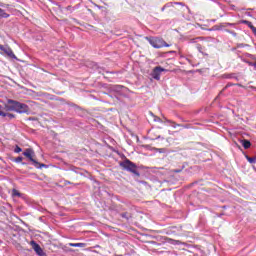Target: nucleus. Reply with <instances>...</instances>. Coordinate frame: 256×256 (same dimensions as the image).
Instances as JSON below:
<instances>
[{
	"instance_id": "15",
	"label": "nucleus",
	"mask_w": 256,
	"mask_h": 256,
	"mask_svg": "<svg viewBox=\"0 0 256 256\" xmlns=\"http://www.w3.org/2000/svg\"><path fill=\"white\" fill-rule=\"evenodd\" d=\"M12 161L14 163H22L23 162V157L18 156L17 158L12 159Z\"/></svg>"
},
{
	"instance_id": "14",
	"label": "nucleus",
	"mask_w": 256,
	"mask_h": 256,
	"mask_svg": "<svg viewBox=\"0 0 256 256\" xmlns=\"http://www.w3.org/2000/svg\"><path fill=\"white\" fill-rule=\"evenodd\" d=\"M0 17H3L4 19H7L9 17V14L5 12V10L0 8Z\"/></svg>"
},
{
	"instance_id": "29",
	"label": "nucleus",
	"mask_w": 256,
	"mask_h": 256,
	"mask_svg": "<svg viewBox=\"0 0 256 256\" xmlns=\"http://www.w3.org/2000/svg\"><path fill=\"white\" fill-rule=\"evenodd\" d=\"M226 33H230L232 32V30H229V29H225Z\"/></svg>"
},
{
	"instance_id": "7",
	"label": "nucleus",
	"mask_w": 256,
	"mask_h": 256,
	"mask_svg": "<svg viewBox=\"0 0 256 256\" xmlns=\"http://www.w3.org/2000/svg\"><path fill=\"white\" fill-rule=\"evenodd\" d=\"M123 89H125V87L121 86V85H114L112 87H110V91H112L113 93H121V91H123Z\"/></svg>"
},
{
	"instance_id": "21",
	"label": "nucleus",
	"mask_w": 256,
	"mask_h": 256,
	"mask_svg": "<svg viewBox=\"0 0 256 256\" xmlns=\"http://www.w3.org/2000/svg\"><path fill=\"white\" fill-rule=\"evenodd\" d=\"M121 217H123V219H129V213L124 212L121 214Z\"/></svg>"
},
{
	"instance_id": "34",
	"label": "nucleus",
	"mask_w": 256,
	"mask_h": 256,
	"mask_svg": "<svg viewBox=\"0 0 256 256\" xmlns=\"http://www.w3.org/2000/svg\"><path fill=\"white\" fill-rule=\"evenodd\" d=\"M66 183H67V184H71V182H69V181H67Z\"/></svg>"
},
{
	"instance_id": "28",
	"label": "nucleus",
	"mask_w": 256,
	"mask_h": 256,
	"mask_svg": "<svg viewBox=\"0 0 256 256\" xmlns=\"http://www.w3.org/2000/svg\"><path fill=\"white\" fill-rule=\"evenodd\" d=\"M174 5H183L181 2H174Z\"/></svg>"
},
{
	"instance_id": "13",
	"label": "nucleus",
	"mask_w": 256,
	"mask_h": 256,
	"mask_svg": "<svg viewBox=\"0 0 256 256\" xmlns=\"http://www.w3.org/2000/svg\"><path fill=\"white\" fill-rule=\"evenodd\" d=\"M242 146L244 149H249V147H251V142L249 140H242Z\"/></svg>"
},
{
	"instance_id": "2",
	"label": "nucleus",
	"mask_w": 256,
	"mask_h": 256,
	"mask_svg": "<svg viewBox=\"0 0 256 256\" xmlns=\"http://www.w3.org/2000/svg\"><path fill=\"white\" fill-rule=\"evenodd\" d=\"M120 167L124 169V171H128L129 173H133L136 177H140L139 171H137V164L133 163L129 159H125L124 161L120 162Z\"/></svg>"
},
{
	"instance_id": "20",
	"label": "nucleus",
	"mask_w": 256,
	"mask_h": 256,
	"mask_svg": "<svg viewBox=\"0 0 256 256\" xmlns=\"http://www.w3.org/2000/svg\"><path fill=\"white\" fill-rule=\"evenodd\" d=\"M223 24H220V25H216V26H214L215 27V29L216 30H221V29H225V27H227V26H222Z\"/></svg>"
},
{
	"instance_id": "17",
	"label": "nucleus",
	"mask_w": 256,
	"mask_h": 256,
	"mask_svg": "<svg viewBox=\"0 0 256 256\" xmlns=\"http://www.w3.org/2000/svg\"><path fill=\"white\" fill-rule=\"evenodd\" d=\"M222 27H235V23H229V22L222 23Z\"/></svg>"
},
{
	"instance_id": "4",
	"label": "nucleus",
	"mask_w": 256,
	"mask_h": 256,
	"mask_svg": "<svg viewBox=\"0 0 256 256\" xmlns=\"http://www.w3.org/2000/svg\"><path fill=\"white\" fill-rule=\"evenodd\" d=\"M148 43L154 47V49H161L162 47H170L171 45L167 44L165 40L157 37H146Z\"/></svg>"
},
{
	"instance_id": "8",
	"label": "nucleus",
	"mask_w": 256,
	"mask_h": 256,
	"mask_svg": "<svg viewBox=\"0 0 256 256\" xmlns=\"http://www.w3.org/2000/svg\"><path fill=\"white\" fill-rule=\"evenodd\" d=\"M4 53L8 55V57H11V59H17V56H15V53H13V50L9 47L5 48Z\"/></svg>"
},
{
	"instance_id": "24",
	"label": "nucleus",
	"mask_w": 256,
	"mask_h": 256,
	"mask_svg": "<svg viewBox=\"0 0 256 256\" xmlns=\"http://www.w3.org/2000/svg\"><path fill=\"white\" fill-rule=\"evenodd\" d=\"M3 113H5V112L3 111V106L0 105V117H3Z\"/></svg>"
},
{
	"instance_id": "3",
	"label": "nucleus",
	"mask_w": 256,
	"mask_h": 256,
	"mask_svg": "<svg viewBox=\"0 0 256 256\" xmlns=\"http://www.w3.org/2000/svg\"><path fill=\"white\" fill-rule=\"evenodd\" d=\"M24 157L31 161L32 165L36 167V169H43V167H47L45 164H41L35 160V151L32 148H28L23 152Z\"/></svg>"
},
{
	"instance_id": "16",
	"label": "nucleus",
	"mask_w": 256,
	"mask_h": 256,
	"mask_svg": "<svg viewBox=\"0 0 256 256\" xmlns=\"http://www.w3.org/2000/svg\"><path fill=\"white\" fill-rule=\"evenodd\" d=\"M199 40H201V37L191 38L188 40V43H197Z\"/></svg>"
},
{
	"instance_id": "27",
	"label": "nucleus",
	"mask_w": 256,
	"mask_h": 256,
	"mask_svg": "<svg viewBox=\"0 0 256 256\" xmlns=\"http://www.w3.org/2000/svg\"><path fill=\"white\" fill-rule=\"evenodd\" d=\"M171 241H172L173 245H179V241H177V240H171Z\"/></svg>"
},
{
	"instance_id": "18",
	"label": "nucleus",
	"mask_w": 256,
	"mask_h": 256,
	"mask_svg": "<svg viewBox=\"0 0 256 256\" xmlns=\"http://www.w3.org/2000/svg\"><path fill=\"white\" fill-rule=\"evenodd\" d=\"M246 159L249 163H256V158L255 157H249V156H246Z\"/></svg>"
},
{
	"instance_id": "9",
	"label": "nucleus",
	"mask_w": 256,
	"mask_h": 256,
	"mask_svg": "<svg viewBox=\"0 0 256 256\" xmlns=\"http://www.w3.org/2000/svg\"><path fill=\"white\" fill-rule=\"evenodd\" d=\"M240 23L242 25H247L251 31H253L256 27L253 26V23H251L249 20H241Z\"/></svg>"
},
{
	"instance_id": "33",
	"label": "nucleus",
	"mask_w": 256,
	"mask_h": 256,
	"mask_svg": "<svg viewBox=\"0 0 256 256\" xmlns=\"http://www.w3.org/2000/svg\"><path fill=\"white\" fill-rule=\"evenodd\" d=\"M22 165H27V163H25V162H22Z\"/></svg>"
},
{
	"instance_id": "11",
	"label": "nucleus",
	"mask_w": 256,
	"mask_h": 256,
	"mask_svg": "<svg viewBox=\"0 0 256 256\" xmlns=\"http://www.w3.org/2000/svg\"><path fill=\"white\" fill-rule=\"evenodd\" d=\"M69 247H87V244L85 243H69Z\"/></svg>"
},
{
	"instance_id": "10",
	"label": "nucleus",
	"mask_w": 256,
	"mask_h": 256,
	"mask_svg": "<svg viewBox=\"0 0 256 256\" xmlns=\"http://www.w3.org/2000/svg\"><path fill=\"white\" fill-rule=\"evenodd\" d=\"M2 117H6L8 121H11V119H15V114H11L8 112H3Z\"/></svg>"
},
{
	"instance_id": "30",
	"label": "nucleus",
	"mask_w": 256,
	"mask_h": 256,
	"mask_svg": "<svg viewBox=\"0 0 256 256\" xmlns=\"http://www.w3.org/2000/svg\"><path fill=\"white\" fill-rule=\"evenodd\" d=\"M174 173H181V170H174Z\"/></svg>"
},
{
	"instance_id": "6",
	"label": "nucleus",
	"mask_w": 256,
	"mask_h": 256,
	"mask_svg": "<svg viewBox=\"0 0 256 256\" xmlns=\"http://www.w3.org/2000/svg\"><path fill=\"white\" fill-rule=\"evenodd\" d=\"M30 245H32V247H33L35 253H37V255L45 256V252L43 251V248H41V246L39 244H37V242L31 241Z\"/></svg>"
},
{
	"instance_id": "35",
	"label": "nucleus",
	"mask_w": 256,
	"mask_h": 256,
	"mask_svg": "<svg viewBox=\"0 0 256 256\" xmlns=\"http://www.w3.org/2000/svg\"><path fill=\"white\" fill-rule=\"evenodd\" d=\"M254 67H256V61H255V63H254Z\"/></svg>"
},
{
	"instance_id": "12",
	"label": "nucleus",
	"mask_w": 256,
	"mask_h": 256,
	"mask_svg": "<svg viewBox=\"0 0 256 256\" xmlns=\"http://www.w3.org/2000/svg\"><path fill=\"white\" fill-rule=\"evenodd\" d=\"M12 197H23V194L17 189H12Z\"/></svg>"
},
{
	"instance_id": "31",
	"label": "nucleus",
	"mask_w": 256,
	"mask_h": 256,
	"mask_svg": "<svg viewBox=\"0 0 256 256\" xmlns=\"http://www.w3.org/2000/svg\"><path fill=\"white\" fill-rule=\"evenodd\" d=\"M238 47H245L244 44H238Z\"/></svg>"
},
{
	"instance_id": "5",
	"label": "nucleus",
	"mask_w": 256,
	"mask_h": 256,
	"mask_svg": "<svg viewBox=\"0 0 256 256\" xmlns=\"http://www.w3.org/2000/svg\"><path fill=\"white\" fill-rule=\"evenodd\" d=\"M163 72H167V69L161 67V66H156L153 70H152V77L153 79H155L156 81H159L161 79V73Z\"/></svg>"
},
{
	"instance_id": "22",
	"label": "nucleus",
	"mask_w": 256,
	"mask_h": 256,
	"mask_svg": "<svg viewBox=\"0 0 256 256\" xmlns=\"http://www.w3.org/2000/svg\"><path fill=\"white\" fill-rule=\"evenodd\" d=\"M197 50L199 51V53L203 54V46H201L200 44H197Z\"/></svg>"
},
{
	"instance_id": "32",
	"label": "nucleus",
	"mask_w": 256,
	"mask_h": 256,
	"mask_svg": "<svg viewBox=\"0 0 256 256\" xmlns=\"http://www.w3.org/2000/svg\"><path fill=\"white\" fill-rule=\"evenodd\" d=\"M252 32L254 33V35L256 37V28Z\"/></svg>"
},
{
	"instance_id": "19",
	"label": "nucleus",
	"mask_w": 256,
	"mask_h": 256,
	"mask_svg": "<svg viewBox=\"0 0 256 256\" xmlns=\"http://www.w3.org/2000/svg\"><path fill=\"white\" fill-rule=\"evenodd\" d=\"M21 151H23V149L16 145V147L14 148V153H21Z\"/></svg>"
},
{
	"instance_id": "26",
	"label": "nucleus",
	"mask_w": 256,
	"mask_h": 256,
	"mask_svg": "<svg viewBox=\"0 0 256 256\" xmlns=\"http://www.w3.org/2000/svg\"><path fill=\"white\" fill-rule=\"evenodd\" d=\"M230 35H233V37H237V32L232 31V32H230Z\"/></svg>"
},
{
	"instance_id": "25",
	"label": "nucleus",
	"mask_w": 256,
	"mask_h": 256,
	"mask_svg": "<svg viewBox=\"0 0 256 256\" xmlns=\"http://www.w3.org/2000/svg\"><path fill=\"white\" fill-rule=\"evenodd\" d=\"M6 48H7V46L1 45V46H0V51H3V52H4Z\"/></svg>"
},
{
	"instance_id": "1",
	"label": "nucleus",
	"mask_w": 256,
	"mask_h": 256,
	"mask_svg": "<svg viewBox=\"0 0 256 256\" xmlns=\"http://www.w3.org/2000/svg\"><path fill=\"white\" fill-rule=\"evenodd\" d=\"M4 109L5 111H15V113L19 114L29 113V106L27 104L13 99H8L4 103Z\"/></svg>"
},
{
	"instance_id": "23",
	"label": "nucleus",
	"mask_w": 256,
	"mask_h": 256,
	"mask_svg": "<svg viewBox=\"0 0 256 256\" xmlns=\"http://www.w3.org/2000/svg\"><path fill=\"white\" fill-rule=\"evenodd\" d=\"M167 123H172V127H174V129L179 126V124H176L175 122H172L171 120H167Z\"/></svg>"
}]
</instances>
